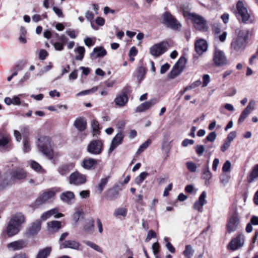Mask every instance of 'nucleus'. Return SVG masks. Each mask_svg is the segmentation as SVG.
<instances>
[{
	"instance_id": "obj_40",
	"label": "nucleus",
	"mask_w": 258,
	"mask_h": 258,
	"mask_svg": "<svg viewBox=\"0 0 258 258\" xmlns=\"http://www.w3.org/2000/svg\"><path fill=\"white\" fill-rule=\"evenodd\" d=\"M23 151L25 153H27L29 152L31 150L30 145V140L28 137L27 135H24L23 136Z\"/></svg>"
},
{
	"instance_id": "obj_30",
	"label": "nucleus",
	"mask_w": 258,
	"mask_h": 258,
	"mask_svg": "<svg viewBox=\"0 0 258 258\" xmlns=\"http://www.w3.org/2000/svg\"><path fill=\"white\" fill-rule=\"evenodd\" d=\"M58 213V210L57 208H53L46 212L43 213L41 217L39 220L44 221L49 218L51 216L55 215Z\"/></svg>"
},
{
	"instance_id": "obj_21",
	"label": "nucleus",
	"mask_w": 258,
	"mask_h": 258,
	"mask_svg": "<svg viewBox=\"0 0 258 258\" xmlns=\"http://www.w3.org/2000/svg\"><path fill=\"white\" fill-rule=\"evenodd\" d=\"M60 200L68 204H71L74 202L75 195L71 191H67L60 195Z\"/></svg>"
},
{
	"instance_id": "obj_60",
	"label": "nucleus",
	"mask_w": 258,
	"mask_h": 258,
	"mask_svg": "<svg viewBox=\"0 0 258 258\" xmlns=\"http://www.w3.org/2000/svg\"><path fill=\"white\" fill-rule=\"evenodd\" d=\"M195 150L199 156L203 155L205 149L203 145H198L195 148Z\"/></svg>"
},
{
	"instance_id": "obj_48",
	"label": "nucleus",
	"mask_w": 258,
	"mask_h": 258,
	"mask_svg": "<svg viewBox=\"0 0 258 258\" xmlns=\"http://www.w3.org/2000/svg\"><path fill=\"white\" fill-rule=\"evenodd\" d=\"M181 72V71L174 66L170 73L168 74V78L171 79H174L180 75Z\"/></svg>"
},
{
	"instance_id": "obj_20",
	"label": "nucleus",
	"mask_w": 258,
	"mask_h": 258,
	"mask_svg": "<svg viewBox=\"0 0 258 258\" xmlns=\"http://www.w3.org/2000/svg\"><path fill=\"white\" fill-rule=\"evenodd\" d=\"M195 50L199 55L202 54L208 48L207 42L203 39L197 41L195 43Z\"/></svg>"
},
{
	"instance_id": "obj_24",
	"label": "nucleus",
	"mask_w": 258,
	"mask_h": 258,
	"mask_svg": "<svg viewBox=\"0 0 258 258\" xmlns=\"http://www.w3.org/2000/svg\"><path fill=\"white\" fill-rule=\"evenodd\" d=\"M247 42L236 38L231 43L232 48L236 51L242 50L246 46Z\"/></svg>"
},
{
	"instance_id": "obj_58",
	"label": "nucleus",
	"mask_w": 258,
	"mask_h": 258,
	"mask_svg": "<svg viewBox=\"0 0 258 258\" xmlns=\"http://www.w3.org/2000/svg\"><path fill=\"white\" fill-rule=\"evenodd\" d=\"M210 82V76L208 74H205L203 76V87H206Z\"/></svg>"
},
{
	"instance_id": "obj_57",
	"label": "nucleus",
	"mask_w": 258,
	"mask_h": 258,
	"mask_svg": "<svg viewBox=\"0 0 258 258\" xmlns=\"http://www.w3.org/2000/svg\"><path fill=\"white\" fill-rule=\"evenodd\" d=\"M222 171L223 173L221 175L220 179L221 182L223 184V185H225V180L226 179V175L225 174V173L226 172V162H225L223 165Z\"/></svg>"
},
{
	"instance_id": "obj_55",
	"label": "nucleus",
	"mask_w": 258,
	"mask_h": 258,
	"mask_svg": "<svg viewBox=\"0 0 258 258\" xmlns=\"http://www.w3.org/2000/svg\"><path fill=\"white\" fill-rule=\"evenodd\" d=\"M221 26L218 24H215L213 26L212 31L215 35H218L221 33Z\"/></svg>"
},
{
	"instance_id": "obj_16",
	"label": "nucleus",
	"mask_w": 258,
	"mask_h": 258,
	"mask_svg": "<svg viewBox=\"0 0 258 258\" xmlns=\"http://www.w3.org/2000/svg\"><path fill=\"white\" fill-rule=\"evenodd\" d=\"M239 223L238 216L234 213L229 219L228 224L227 225V230L230 233L235 231L237 229Z\"/></svg>"
},
{
	"instance_id": "obj_45",
	"label": "nucleus",
	"mask_w": 258,
	"mask_h": 258,
	"mask_svg": "<svg viewBox=\"0 0 258 258\" xmlns=\"http://www.w3.org/2000/svg\"><path fill=\"white\" fill-rule=\"evenodd\" d=\"M83 242L87 245V246L90 247L92 249H94L95 250L99 252H102V250L101 248L98 245L96 244L95 243L92 242L91 241L89 240H85L83 241Z\"/></svg>"
},
{
	"instance_id": "obj_26",
	"label": "nucleus",
	"mask_w": 258,
	"mask_h": 258,
	"mask_svg": "<svg viewBox=\"0 0 258 258\" xmlns=\"http://www.w3.org/2000/svg\"><path fill=\"white\" fill-rule=\"evenodd\" d=\"M61 246L64 248H71L75 250H78L80 247V243L75 240H69L63 241Z\"/></svg>"
},
{
	"instance_id": "obj_8",
	"label": "nucleus",
	"mask_w": 258,
	"mask_h": 258,
	"mask_svg": "<svg viewBox=\"0 0 258 258\" xmlns=\"http://www.w3.org/2000/svg\"><path fill=\"white\" fill-rule=\"evenodd\" d=\"M169 47V43L166 41L154 44L150 49L151 54L155 56L158 57L166 52Z\"/></svg>"
},
{
	"instance_id": "obj_17",
	"label": "nucleus",
	"mask_w": 258,
	"mask_h": 258,
	"mask_svg": "<svg viewBox=\"0 0 258 258\" xmlns=\"http://www.w3.org/2000/svg\"><path fill=\"white\" fill-rule=\"evenodd\" d=\"M97 165V160L91 157L84 158L81 164V166L86 170L94 169Z\"/></svg>"
},
{
	"instance_id": "obj_28",
	"label": "nucleus",
	"mask_w": 258,
	"mask_h": 258,
	"mask_svg": "<svg viewBox=\"0 0 258 258\" xmlns=\"http://www.w3.org/2000/svg\"><path fill=\"white\" fill-rule=\"evenodd\" d=\"M94 227V221L92 218L87 219L84 225V230L86 233H92Z\"/></svg>"
},
{
	"instance_id": "obj_4",
	"label": "nucleus",
	"mask_w": 258,
	"mask_h": 258,
	"mask_svg": "<svg viewBox=\"0 0 258 258\" xmlns=\"http://www.w3.org/2000/svg\"><path fill=\"white\" fill-rule=\"evenodd\" d=\"M104 149V142L100 139L93 140L88 145L87 151L92 155H100Z\"/></svg>"
},
{
	"instance_id": "obj_14",
	"label": "nucleus",
	"mask_w": 258,
	"mask_h": 258,
	"mask_svg": "<svg viewBox=\"0 0 258 258\" xmlns=\"http://www.w3.org/2000/svg\"><path fill=\"white\" fill-rule=\"evenodd\" d=\"M213 60L216 66H221L225 64L226 57L223 51L215 48L213 56Z\"/></svg>"
},
{
	"instance_id": "obj_3",
	"label": "nucleus",
	"mask_w": 258,
	"mask_h": 258,
	"mask_svg": "<svg viewBox=\"0 0 258 258\" xmlns=\"http://www.w3.org/2000/svg\"><path fill=\"white\" fill-rule=\"evenodd\" d=\"M186 15L197 30L203 32L208 31V25L204 17L196 13H187ZM184 15L186 16L185 13H184Z\"/></svg>"
},
{
	"instance_id": "obj_13",
	"label": "nucleus",
	"mask_w": 258,
	"mask_h": 258,
	"mask_svg": "<svg viewBox=\"0 0 258 258\" xmlns=\"http://www.w3.org/2000/svg\"><path fill=\"white\" fill-rule=\"evenodd\" d=\"M124 137V134L121 132L115 136L111 141L108 149V154L111 153L118 146L122 143Z\"/></svg>"
},
{
	"instance_id": "obj_54",
	"label": "nucleus",
	"mask_w": 258,
	"mask_h": 258,
	"mask_svg": "<svg viewBox=\"0 0 258 258\" xmlns=\"http://www.w3.org/2000/svg\"><path fill=\"white\" fill-rule=\"evenodd\" d=\"M193 252V249L190 245H186L185 250L183 251V254L184 256H190Z\"/></svg>"
},
{
	"instance_id": "obj_42",
	"label": "nucleus",
	"mask_w": 258,
	"mask_h": 258,
	"mask_svg": "<svg viewBox=\"0 0 258 258\" xmlns=\"http://www.w3.org/2000/svg\"><path fill=\"white\" fill-rule=\"evenodd\" d=\"M109 178V177L108 176V177L102 178L101 179L100 182L97 186V190L98 191V192L99 193H101L102 191V190H103L105 186L106 185V184L108 182Z\"/></svg>"
},
{
	"instance_id": "obj_52",
	"label": "nucleus",
	"mask_w": 258,
	"mask_h": 258,
	"mask_svg": "<svg viewBox=\"0 0 258 258\" xmlns=\"http://www.w3.org/2000/svg\"><path fill=\"white\" fill-rule=\"evenodd\" d=\"M188 170L191 172H195L197 171V167L195 163L188 162L186 163Z\"/></svg>"
},
{
	"instance_id": "obj_29",
	"label": "nucleus",
	"mask_w": 258,
	"mask_h": 258,
	"mask_svg": "<svg viewBox=\"0 0 258 258\" xmlns=\"http://www.w3.org/2000/svg\"><path fill=\"white\" fill-rule=\"evenodd\" d=\"M61 222L58 221H52L47 223L49 231L54 232L57 231L61 227Z\"/></svg>"
},
{
	"instance_id": "obj_2",
	"label": "nucleus",
	"mask_w": 258,
	"mask_h": 258,
	"mask_svg": "<svg viewBox=\"0 0 258 258\" xmlns=\"http://www.w3.org/2000/svg\"><path fill=\"white\" fill-rule=\"evenodd\" d=\"M37 146L39 151L49 159L53 158L52 144L50 138L41 137L38 139Z\"/></svg>"
},
{
	"instance_id": "obj_44",
	"label": "nucleus",
	"mask_w": 258,
	"mask_h": 258,
	"mask_svg": "<svg viewBox=\"0 0 258 258\" xmlns=\"http://www.w3.org/2000/svg\"><path fill=\"white\" fill-rule=\"evenodd\" d=\"M186 64V59L184 57H181L174 65V67L183 71Z\"/></svg>"
},
{
	"instance_id": "obj_51",
	"label": "nucleus",
	"mask_w": 258,
	"mask_h": 258,
	"mask_svg": "<svg viewBox=\"0 0 258 258\" xmlns=\"http://www.w3.org/2000/svg\"><path fill=\"white\" fill-rule=\"evenodd\" d=\"M118 194L115 189H110L108 191V197L110 200H113L118 197Z\"/></svg>"
},
{
	"instance_id": "obj_18",
	"label": "nucleus",
	"mask_w": 258,
	"mask_h": 258,
	"mask_svg": "<svg viewBox=\"0 0 258 258\" xmlns=\"http://www.w3.org/2000/svg\"><path fill=\"white\" fill-rule=\"evenodd\" d=\"M206 192L205 191H203L201 194L199 200L195 203L193 206L194 209L198 210L199 212L202 213L203 211V206L206 202Z\"/></svg>"
},
{
	"instance_id": "obj_53",
	"label": "nucleus",
	"mask_w": 258,
	"mask_h": 258,
	"mask_svg": "<svg viewBox=\"0 0 258 258\" xmlns=\"http://www.w3.org/2000/svg\"><path fill=\"white\" fill-rule=\"evenodd\" d=\"M85 17L90 22L92 27L95 29L94 25L92 23V20L94 18V15L93 13L91 11H88L85 13Z\"/></svg>"
},
{
	"instance_id": "obj_22",
	"label": "nucleus",
	"mask_w": 258,
	"mask_h": 258,
	"mask_svg": "<svg viewBox=\"0 0 258 258\" xmlns=\"http://www.w3.org/2000/svg\"><path fill=\"white\" fill-rule=\"evenodd\" d=\"M157 102V100L155 99H153L143 103L139 105L136 109V112H143L147 109H150Z\"/></svg>"
},
{
	"instance_id": "obj_50",
	"label": "nucleus",
	"mask_w": 258,
	"mask_h": 258,
	"mask_svg": "<svg viewBox=\"0 0 258 258\" xmlns=\"http://www.w3.org/2000/svg\"><path fill=\"white\" fill-rule=\"evenodd\" d=\"M98 90V87H93L92 88L86 90L85 91H83L78 93L76 95L77 96H82V95H86L89 94L90 93H93L96 92Z\"/></svg>"
},
{
	"instance_id": "obj_27",
	"label": "nucleus",
	"mask_w": 258,
	"mask_h": 258,
	"mask_svg": "<svg viewBox=\"0 0 258 258\" xmlns=\"http://www.w3.org/2000/svg\"><path fill=\"white\" fill-rule=\"evenodd\" d=\"M254 107L252 106L251 103H249L247 107L244 110L241 112L239 118L238 122L239 123L242 122L244 119L248 116L251 111L253 109Z\"/></svg>"
},
{
	"instance_id": "obj_32",
	"label": "nucleus",
	"mask_w": 258,
	"mask_h": 258,
	"mask_svg": "<svg viewBox=\"0 0 258 258\" xmlns=\"http://www.w3.org/2000/svg\"><path fill=\"white\" fill-rule=\"evenodd\" d=\"M257 178H258V164H256L253 167L251 173L247 176V181L249 183H251Z\"/></svg>"
},
{
	"instance_id": "obj_47",
	"label": "nucleus",
	"mask_w": 258,
	"mask_h": 258,
	"mask_svg": "<svg viewBox=\"0 0 258 258\" xmlns=\"http://www.w3.org/2000/svg\"><path fill=\"white\" fill-rule=\"evenodd\" d=\"M57 171L61 175H65L68 174L70 172L68 165L64 164L60 166L57 169Z\"/></svg>"
},
{
	"instance_id": "obj_1",
	"label": "nucleus",
	"mask_w": 258,
	"mask_h": 258,
	"mask_svg": "<svg viewBox=\"0 0 258 258\" xmlns=\"http://www.w3.org/2000/svg\"><path fill=\"white\" fill-rule=\"evenodd\" d=\"M25 217L21 213H17L10 220L7 229V235L9 237L14 236L20 230L22 224L25 222Z\"/></svg>"
},
{
	"instance_id": "obj_31",
	"label": "nucleus",
	"mask_w": 258,
	"mask_h": 258,
	"mask_svg": "<svg viewBox=\"0 0 258 258\" xmlns=\"http://www.w3.org/2000/svg\"><path fill=\"white\" fill-rule=\"evenodd\" d=\"M75 125L80 131H83L86 128L87 122L84 119L82 118H79L76 120L75 122Z\"/></svg>"
},
{
	"instance_id": "obj_5",
	"label": "nucleus",
	"mask_w": 258,
	"mask_h": 258,
	"mask_svg": "<svg viewBox=\"0 0 258 258\" xmlns=\"http://www.w3.org/2000/svg\"><path fill=\"white\" fill-rule=\"evenodd\" d=\"M58 191H59V189L58 188L53 187L44 192L39 196L35 201V205L40 206L47 202H48L49 200L53 199L56 193Z\"/></svg>"
},
{
	"instance_id": "obj_37",
	"label": "nucleus",
	"mask_w": 258,
	"mask_h": 258,
	"mask_svg": "<svg viewBox=\"0 0 258 258\" xmlns=\"http://www.w3.org/2000/svg\"><path fill=\"white\" fill-rule=\"evenodd\" d=\"M31 167L35 171L42 173H45L46 171L42 168L41 166L37 162L35 161H31L30 162Z\"/></svg>"
},
{
	"instance_id": "obj_33",
	"label": "nucleus",
	"mask_w": 258,
	"mask_h": 258,
	"mask_svg": "<svg viewBox=\"0 0 258 258\" xmlns=\"http://www.w3.org/2000/svg\"><path fill=\"white\" fill-rule=\"evenodd\" d=\"M249 31L247 29H242L237 32V38L247 42Z\"/></svg>"
},
{
	"instance_id": "obj_43",
	"label": "nucleus",
	"mask_w": 258,
	"mask_h": 258,
	"mask_svg": "<svg viewBox=\"0 0 258 258\" xmlns=\"http://www.w3.org/2000/svg\"><path fill=\"white\" fill-rule=\"evenodd\" d=\"M127 210L124 208H119L116 209L113 215L116 217L122 216L125 217L126 216Z\"/></svg>"
},
{
	"instance_id": "obj_49",
	"label": "nucleus",
	"mask_w": 258,
	"mask_h": 258,
	"mask_svg": "<svg viewBox=\"0 0 258 258\" xmlns=\"http://www.w3.org/2000/svg\"><path fill=\"white\" fill-rule=\"evenodd\" d=\"M151 143V140L150 139L147 140L144 142L142 145L140 146L138 151H137V154H140L142 153Z\"/></svg>"
},
{
	"instance_id": "obj_62",
	"label": "nucleus",
	"mask_w": 258,
	"mask_h": 258,
	"mask_svg": "<svg viewBox=\"0 0 258 258\" xmlns=\"http://www.w3.org/2000/svg\"><path fill=\"white\" fill-rule=\"evenodd\" d=\"M170 64L166 63L161 67L160 73L161 74H165L170 68Z\"/></svg>"
},
{
	"instance_id": "obj_9",
	"label": "nucleus",
	"mask_w": 258,
	"mask_h": 258,
	"mask_svg": "<svg viewBox=\"0 0 258 258\" xmlns=\"http://www.w3.org/2000/svg\"><path fill=\"white\" fill-rule=\"evenodd\" d=\"M238 11V18L243 23H246L250 18V15L248 13L246 8L241 1H238L236 5Z\"/></svg>"
},
{
	"instance_id": "obj_15",
	"label": "nucleus",
	"mask_w": 258,
	"mask_h": 258,
	"mask_svg": "<svg viewBox=\"0 0 258 258\" xmlns=\"http://www.w3.org/2000/svg\"><path fill=\"white\" fill-rule=\"evenodd\" d=\"M28 243L26 240L19 239L8 243L7 247L13 251H18L22 249L27 246Z\"/></svg>"
},
{
	"instance_id": "obj_11",
	"label": "nucleus",
	"mask_w": 258,
	"mask_h": 258,
	"mask_svg": "<svg viewBox=\"0 0 258 258\" xmlns=\"http://www.w3.org/2000/svg\"><path fill=\"white\" fill-rule=\"evenodd\" d=\"M244 235L238 233L234 237L228 244V248L232 250H236L241 248L244 244Z\"/></svg>"
},
{
	"instance_id": "obj_34",
	"label": "nucleus",
	"mask_w": 258,
	"mask_h": 258,
	"mask_svg": "<svg viewBox=\"0 0 258 258\" xmlns=\"http://www.w3.org/2000/svg\"><path fill=\"white\" fill-rule=\"evenodd\" d=\"M75 51L77 53L75 57L77 60H82L85 52V49L83 46H79L75 49Z\"/></svg>"
},
{
	"instance_id": "obj_41",
	"label": "nucleus",
	"mask_w": 258,
	"mask_h": 258,
	"mask_svg": "<svg viewBox=\"0 0 258 258\" xmlns=\"http://www.w3.org/2000/svg\"><path fill=\"white\" fill-rule=\"evenodd\" d=\"M11 139L9 136H3L2 138H0V147L8 148L10 145Z\"/></svg>"
},
{
	"instance_id": "obj_64",
	"label": "nucleus",
	"mask_w": 258,
	"mask_h": 258,
	"mask_svg": "<svg viewBox=\"0 0 258 258\" xmlns=\"http://www.w3.org/2000/svg\"><path fill=\"white\" fill-rule=\"evenodd\" d=\"M53 10L54 12L55 13V14L58 17H63V15L62 12V11L59 8H58L56 7H53Z\"/></svg>"
},
{
	"instance_id": "obj_36",
	"label": "nucleus",
	"mask_w": 258,
	"mask_h": 258,
	"mask_svg": "<svg viewBox=\"0 0 258 258\" xmlns=\"http://www.w3.org/2000/svg\"><path fill=\"white\" fill-rule=\"evenodd\" d=\"M51 251V248L50 247H45L38 252L36 258H47L50 254Z\"/></svg>"
},
{
	"instance_id": "obj_7",
	"label": "nucleus",
	"mask_w": 258,
	"mask_h": 258,
	"mask_svg": "<svg viewBox=\"0 0 258 258\" xmlns=\"http://www.w3.org/2000/svg\"><path fill=\"white\" fill-rule=\"evenodd\" d=\"M162 23L167 27L173 29H178L180 28L181 25L176 19L169 12H165L162 16Z\"/></svg>"
},
{
	"instance_id": "obj_46",
	"label": "nucleus",
	"mask_w": 258,
	"mask_h": 258,
	"mask_svg": "<svg viewBox=\"0 0 258 258\" xmlns=\"http://www.w3.org/2000/svg\"><path fill=\"white\" fill-rule=\"evenodd\" d=\"M148 174H149L146 172H142L136 178L135 180V183L138 185H140L143 182L145 179L147 177Z\"/></svg>"
},
{
	"instance_id": "obj_38",
	"label": "nucleus",
	"mask_w": 258,
	"mask_h": 258,
	"mask_svg": "<svg viewBox=\"0 0 258 258\" xmlns=\"http://www.w3.org/2000/svg\"><path fill=\"white\" fill-rule=\"evenodd\" d=\"M146 69L143 67H139L136 71L137 77L139 83L144 79L146 74Z\"/></svg>"
},
{
	"instance_id": "obj_59",
	"label": "nucleus",
	"mask_w": 258,
	"mask_h": 258,
	"mask_svg": "<svg viewBox=\"0 0 258 258\" xmlns=\"http://www.w3.org/2000/svg\"><path fill=\"white\" fill-rule=\"evenodd\" d=\"M164 240L167 242L166 243V247L171 252V253H174L175 251V249L174 248V247L172 246V245L169 242H168V238L167 237H165L164 238Z\"/></svg>"
},
{
	"instance_id": "obj_23",
	"label": "nucleus",
	"mask_w": 258,
	"mask_h": 258,
	"mask_svg": "<svg viewBox=\"0 0 258 258\" xmlns=\"http://www.w3.org/2000/svg\"><path fill=\"white\" fill-rule=\"evenodd\" d=\"M106 54L107 52L103 47H96L93 49V52L90 53V57L92 59H96L99 57H104Z\"/></svg>"
},
{
	"instance_id": "obj_35",
	"label": "nucleus",
	"mask_w": 258,
	"mask_h": 258,
	"mask_svg": "<svg viewBox=\"0 0 258 258\" xmlns=\"http://www.w3.org/2000/svg\"><path fill=\"white\" fill-rule=\"evenodd\" d=\"M10 184V180L8 179V173L2 174L0 172V186L3 187Z\"/></svg>"
},
{
	"instance_id": "obj_10",
	"label": "nucleus",
	"mask_w": 258,
	"mask_h": 258,
	"mask_svg": "<svg viewBox=\"0 0 258 258\" xmlns=\"http://www.w3.org/2000/svg\"><path fill=\"white\" fill-rule=\"evenodd\" d=\"M86 181V176L78 171H75L72 173L69 177L70 183L76 186L84 184Z\"/></svg>"
},
{
	"instance_id": "obj_39",
	"label": "nucleus",
	"mask_w": 258,
	"mask_h": 258,
	"mask_svg": "<svg viewBox=\"0 0 258 258\" xmlns=\"http://www.w3.org/2000/svg\"><path fill=\"white\" fill-rule=\"evenodd\" d=\"M91 126L93 130V136H98L100 135L99 124L96 120L91 121Z\"/></svg>"
},
{
	"instance_id": "obj_12",
	"label": "nucleus",
	"mask_w": 258,
	"mask_h": 258,
	"mask_svg": "<svg viewBox=\"0 0 258 258\" xmlns=\"http://www.w3.org/2000/svg\"><path fill=\"white\" fill-rule=\"evenodd\" d=\"M41 227V222L40 220H35L27 228L25 234L27 236H34L40 231Z\"/></svg>"
},
{
	"instance_id": "obj_63",
	"label": "nucleus",
	"mask_w": 258,
	"mask_h": 258,
	"mask_svg": "<svg viewBox=\"0 0 258 258\" xmlns=\"http://www.w3.org/2000/svg\"><path fill=\"white\" fill-rule=\"evenodd\" d=\"M216 138V134L215 132L210 133L206 137V140L209 142H213Z\"/></svg>"
},
{
	"instance_id": "obj_56",
	"label": "nucleus",
	"mask_w": 258,
	"mask_h": 258,
	"mask_svg": "<svg viewBox=\"0 0 258 258\" xmlns=\"http://www.w3.org/2000/svg\"><path fill=\"white\" fill-rule=\"evenodd\" d=\"M83 214V212L80 210L76 211L73 215V219L75 223H77Z\"/></svg>"
},
{
	"instance_id": "obj_25",
	"label": "nucleus",
	"mask_w": 258,
	"mask_h": 258,
	"mask_svg": "<svg viewBox=\"0 0 258 258\" xmlns=\"http://www.w3.org/2000/svg\"><path fill=\"white\" fill-rule=\"evenodd\" d=\"M128 101V97L127 95L123 92L119 95L117 96L114 99L115 104L119 107L124 106Z\"/></svg>"
},
{
	"instance_id": "obj_61",
	"label": "nucleus",
	"mask_w": 258,
	"mask_h": 258,
	"mask_svg": "<svg viewBox=\"0 0 258 258\" xmlns=\"http://www.w3.org/2000/svg\"><path fill=\"white\" fill-rule=\"evenodd\" d=\"M156 237V234L155 232L152 230H150L148 233L147 236L145 239L146 242H148L152 238H155Z\"/></svg>"
},
{
	"instance_id": "obj_6",
	"label": "nucleus",
	"mask_w": 258,
	"mask_h": 258,
	"mask_svg": "<svg viewBox=\"0 0 258 258\" xmlns=\"http://www.w3.org/2000/svg\"><path fill=\"white\" fill-rule=\"evenodd\" d=\"M27 176V171L23 168L19 167L13 169L10 174L8 173V179L10 180V184L15 180H23Z\"/></svg>"
},
{
	"instance_id": "obj_19",
	"label": "nucleus",
	"mask_w": 258,
	"mask_h": 258,
	"mask_svg": "<svg viewBox=\"0 0 258 258\" xmlns=\"http://www.w3.org/2000/svg\"><path fill=\"white\" fill-rule=\"evenodd\" d=\"M212 177V174L210 171L208 164L206 165L202 169V178L205 180V184L208 186L211 184V181Z\"/></svg>"
}]
</instances>
